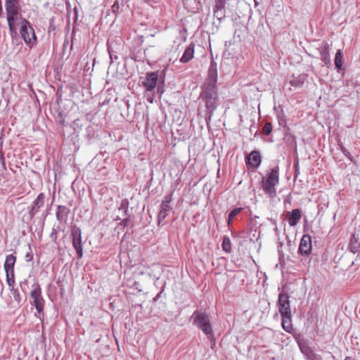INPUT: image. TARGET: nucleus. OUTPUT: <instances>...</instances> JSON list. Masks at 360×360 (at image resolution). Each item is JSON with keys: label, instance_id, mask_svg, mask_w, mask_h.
Returning <instances> with one entry per match:
<instances>
[{"label": "nucleus", "instance_id": "6e6552de", "mask_svg": "<svg viewBox=\"0 0 360 360\" xmlns=\"http://www.w3.org/2000/svg\"><path fill=\"white\" fill-rule=\"evenodd\" d=\"M158 79V74L156 72H147L144 80L142 82L143 86L148 91H152L157 86Z\"/></svg>", "mask_w": 360, "mask_h": 360}, {"label": "nucleus", "instance_id": "dca6fc26", "mask_svg": "<svg viewBox=\"0 0 360 360\" xmlns=\"http://www.w3.org/2000/svg\"><path fill=\"white\" fill-rule=\"evenodd\" d=\"M282 316V327L287 333H290L292 330V314L283 315Z\"/></svg>", "mask_w": 360, "mask_h": 360}, {"label": "nucleus", "instance_id": "c9c22d12", "mask_svg": "<svg viewBox=\"0 0 360 360\" xmlns=\"http://www.w3.org/2000/svg\"><path fill=\"white\" fill-rule=\"evenodd\" d=\"M139 274H141V275H143V272L141 271L139 273Z\"/></svg>", "mask_w": 360, "mask_h": 360}, {"label": "nucleus", "instance_id": "a211bd4d", "mask_svg": "<svg viewBox=\"0 0 360 360\" xmlns=\"http://www.w3.org/2000/svg\"><path fill=\"white\" fill-rule=\"evenodd\" d=\"M304 82V76L300 75L298 77L294 78L290 81L291 86L295 88H300L303 86Z\"/></svg>", "mask_w": 360, "mask_h": 360}, {"label": "nucleus", "instance_id": "f8f14e48", "mask_svg": "<svg viewBox=\"0 0 360 360\" xmlns=\"http://www.w3.org/2000/svg\"><path fill=\"white\" fill-rule=\"evenodd\" d=\"M329 47L330 45L327 42L324 41L319 48L321 60L325 63V65L327 67L331 65L330 56L329 53Z\"/></svg>", "mask_w": 360, "mask_h": 360}, {"label": "nucleus", "instance_id": "39448f33", "mask_svg": "<svg viewBox=\"0 0 360 360\" xmlns=\"http://www.w3.org/2000/svg\"><path fill=\"white\" fill-rule=\"evenodd\" d=\"M289 295L286 293H280L278 300V311L281 316L292 314Z\"/></svg>", "mask_w": 360, "mask_h": 360}, {"label": "nucleus", "instance_id": "9b49d317", "mask_svg": "<svg viewBox=\"0 0 360 360\" xmlns=\"http://www.w3.org/2000/svg\"><path fill=\"white\" fill-rule=\"evenodd\" d=\"M299 251L302 255H308L311 251V238L309 235H304L301 239Z\"/></svg>", "mask_w": 360, "mask_h": 360}, {"label": "nucleus", "instance_id": "bb28decb", "mask_svg": "<svg viewBox=\"0 0 360 360\" xmlns=\"http://www.w3.org/2000/svg\"><path fill=\"white\" fill-rule=\"evenodd\" d=\"M45 195L44 193H40L37 198L34 201V202H41L44 200Z\"/></svg>", "mask_w": 360, "mask_h": 360}, {"label": "nucleus", "instance_id": "6ab92c4d", "mask_svg": "<svg viewBox=\"0 0 360 360\" xmlns=\"http://www.w3.org/2000/svg\"><path fill=\"white\" fill-rule=\"evenodd\" d=\"M17 20L18 18H7L8 25L11 36H13V34H17L15 27V23Z\"/></svg>", "mask_w": 360, "mask_h": 360}, {"label": "nucleus", "instance_id": "f03ea898", "mask_svg": "<svg viewBox=\"0 0 360 360\" xmlns=\"http://www.w3.org/2000/svg\"><path fill=\"white\" fill-rule=\"evenodd\" d=\"M279 182V167L275 165L266 171V176L262 179V188L266 194L269 197H273L276 195L275 186Z\"/></svg>", "mask_w": 360, "mask_h": 360}, {"label": "nucleus", "instance_id": "20e7f679", "mask_svg": "<svg viewBox=\"0 0 360 360\" xmlns=\"http://www.w3.org/2000/svg\"><path fill=\"white\" fill-rule=\"evenodd\" d=\"M20 34L26 44H31L36 41V36L33 27L30 22L24 19L20 27Z\"/></svg>", "mask_w": 360, "mask_h": 360}, {"label": "nucleus", "instance_id": "423d86ee", "mask_svg": "<svg viewBox=\"0 0 360 360\" xmlns=\"http://www.w3.org/2000/svg\"><path fill=\"white\" fill-rule=\"evenodd\" d=\"M31 298L32 304L34 305L38 313H41L44 309V300L41 297V290L39 285L34 287L31 291Z\"/></svg>", "mask_w": 360, "mask_h": 360}, {"label": "nucleus", "instance_id": "79ce46f5", "mask_svg": "<svg viewBox=\"0 0 360 360\" xmlns=\"http://www.w3.org/2000/svg\"><path fill=\"white\" fill-rule=\"evenodd\" d=\"M63 121H64L63 120H60V122L63 123Z\"/></svg>", "mask_w": 360, "mask_h": 360}, {"label": "nucleus", "instance_id": "c756f323", "mask_svg": "<svg viewBox=\"0 0 360 360\" xmlns=\"http://www.w3.org/2000/svg\"><path fill=\"white\" fill-rule=\"evenodd\" d=\"M118 8H119V6L117 3H115L112 6V11L115 13L117 11V10H118Z\"/></svg>", "mask_w": 360, "mask_h": 360}, {"label": "nucleus", "instance_id": "2eb2a0df", "mask_svg": "<svg viewBox=\"0 0 360 360\" xmlns=\"http://www.w3.org/2000/svg\"><path fill=\"white\" fill-rule=\"evenodd\" d=\"M15 260L16 257L13 255H9L6 257L4 265V268L6 272H9V274H12V271H14Z\"/></svg>", "mask_w": 360, "mask_h": 360}, {"label": "nucleus", "instance_id": "cd10ccee", "mask_svg": "<svg viewBox=\"0 0 360 360\" xmlns=\"http://www.w3.org/2000/svg\"><path fill=\"white\" fill-rule=\"evenodd\" d=\"M341 150L345 156L349 157L350 153L345 147L341 146Z\"/></svg>", "mask_w": 360, "mask_h": 360}, {"label": "nucleus", "instance_id": "473e14b6", "mask_svg": "<svg viewBox=\"0 0 360 360\" xmlns=\"http://www.w3.org/2000/svg\"><path fill=\"white\" fill-rule=\"evenodd\" d=\"M148 101H149L150 103H153V98H147Z\"/></svg>", "mask_w": 360, "mask_h": 360}, {"label": "nucleus", "instance_id": "4be33fe9", "mask_svg": "<svg viewBox=\"0 0 360 360\" xmlns=\"http://www.w3.org/2000/svg\"><path fill=\"white\" fill-rule=\"evenodd\" d=\"M222 249L226 252H230L231 251V243L228 236H224L223 238Z\"/></svg>", "mask_w": 360, "mask_h": 360}, {"label": "nucleus", "instance_id": "412c9836", "mask_svg": "<svg viewBox=\"0 0 360 360\" xmlns=\"http://www.w3.org/2000/svg\"><path fill=\"white\" fill-rule=\"evenodd\" d=\"M335 65L338 70H341L342 68V53L340 50H338L335 54Z\"/></svg>", "mask_w": 360, "mask_h": 360}, {"label": "nucleus", "instance_id": "0eeeda50", "mask_svg": "<svg viewBox=\"0 0 360 360\" xmlns=\"http://www.w3.org/2000/svg\"><path fill=\"white\" fill-rule=\"evenodd\" d=\"M5 8L7 18H18L20 11L18 0H6Z\"/></svg>", "mask_w": 360, "mask_h": 360}, {"label": "nucleus", "instance_id": "7ed1b4c3", "mask_svg": "<svg viewBox=\"0 0 360 360\" xmlns=\"http://www.w3.org/2000/svg\"><path fill=\"white\" fill-rule=\"evenodd\" d=\"M193 324L196 325L207 335L212 333L210 316L200 311H195L193 314Z\"/></svg>", "mask_w": 360, "mask_h": 360}, {"label": "nucleus", "instance_id": "f257e3e1", "mask_svg": "<svg viewBox=\"0 0 360 360\" xmlns=\"http://www.w3.org/2000/svg\"><path fill=\"white\" fill-rule=\"evenodd\" d=\"M218 79L217 65L214 61H212L207 72V77L201 86L200 98L205 103L206 107L207 116L205 120L207 122L212 120L214 111L219 106V98L217 90V82Z\"/></svg>", "mask_w": 360, "mask_h": 360}, {"label": "nucleus", "instance_id": "b1692460", "mask_svg": "<svg viewBox=\"0 0 360 360\" xmlns=\"http://www.w3.org/2000/svg\"><path fill=\"white\" fill-rule=\"evenodd\" d=\"M240 211L241 208L233 209L229 215L228 223L230 224L231 221L234 219V218L240 213Z\"/></svg>", "mask_w": 360, "mask_h": 360}, {"label": "nucleus", "instance_id": "ea45409f", "mask_svg": "<svg viewBox=\"0 0 360 360\" xmlns=\"http://www.w3.org/2000/svg\"><path fill=\"white\" fill-rule=\"evenodd\" d=\"M51 29L54 30V27H49V30H51Z\"/></svg>", "mask_w": 360, "mask_h": 360}, {"label": "nucleus", "instance_id": "2f4dec72", "mask_svg": "<svg viewBox=\"0 0 360 360\" xmlns=\"http://www.w3.org/2000/svg\"><path fill=\"white\" fill-rule=\"evenodd\" d=\"M157 91H158V94H162L164 91L160 88V86H158Z\"/></svg>", "mask_w": 360, "mask_h": 360}, {"label": "nucleus", "instance_id": "a878e982", "mask_svg": "<svg viewBox=\"0 0 360 360\" xmlns=\"http://www.w3.org/2000/svg\"><path fill=\"white\" fill-rule=\"evenodd\" d=\"M226 0H216L215 7L225 8Z\"/></svg>", "mask_w": 360, "mask_h": 360}, {"label": "nucleus", "instance_id": "5701e85b", "mask_svg": "<svg viewBox=\"0 0 360 360\" xmlns=\"http://www.w3.org/2000/svg\"><path fill=\"white\" fill-rule=\"evenodd\" d=\"M6 283L9 287H13L15 285V276L14 271H12V274L9 272H6Z\"/></svg>", "mask_w": 360, "mask_h": 360}, {"label": "nucleus", "instance_id": "72a5a7b5", "mask_svg": "<svg viewBox=\"0 0 360 360\" xmlns=\"http://www.w3.org/2000/svg\"><path fill=\"white\" fill-rule=\"evenodd\" d=\"M345 360H352L351 357L347 356Z\"/></svg>", "mask_w": 360, "mask_h": 360}, {"label": "nucleus", "instance_id": "4468645a", "mask_svg": "<svg viewBox=\"0 0 360 360\" xmlns=\"http://www.w3.org/2000/svg\"><path fill=\"white\" fill-rule=\"evenodd\" d=\"M194 49L195 44L194 43L191 42L184 51L183 56L180 58V62L183 63H186L189 62L193 58Z\"/></svg>", "mask_w": 360, "mask_h": 360}, {"label": "nucleus", "instance_id": "a19ab883", "mask_svg": "<svg viewBox=\"0 0 360 360\" xmlns=\"http://www.w3.org/2000/svg\"><path fill=\"white\" fill-rule=\"evenodd\" d=\"M51 29L54 30V27H49V30H51Z\"/></svg>", "mask_w": 360, "mask_h": 360}, {"label": "nucleus", "instance_id": "58836bf2", "mask_svg": "<svg viewBox=\"0 0 360 360\" xmlns=\"http://www.w3.org/2000/svg\"><path fill=\"white\" fill-rule=\"evenodd\" d=\"M51 29L54 30V27H49V30H51Z\"/></svg>", "mask_w": 360, "mask_h": 360}, {"label": "nucleus", "instance_id": "f3484780", "mask_svg": "<svg viewBox=\"0 0 360 360\" xmlns=\"http://www.w3.org/2000/svg\"><path fill=\"white\" fill-rule=\"evenodd\" d=\"M171 208L169 207V204H162L161 205V210L158 214V220L159 222L160 221L164 220L166 217L167 216L168 213L169 212Z\"/></svg>", "mask_w": 360, "mask_h": 360}, {"label": "nucleus", "instance_id": "f704fd0d", "mask_svg": "<svg viewBox=\"0 0 360 360\" xmlns=\"http://www.w3.org/2000/svg\"><path fill=\"white\" fill-rule=\"evenodd\" d=\"M58 115H59V117L62 119V113H61V112H59V113H58Z\"/></svg>", "mask_w": 360, "mask_h": 360}, {"label": "nucleus", "instance_id": "1a4fd4ad", "mask_svg": "<svg viewBox=\"0 0 360 360\" xmlns=\"http://www.w3.org/2000/svg\"><path fill=\"white\" fill-rule=\"evenodd\" d=\"M261 155L259 151L253 150L245 157V163L248 167L257 169L261 164Z\"/></svg>", "mask_w": 360, "mask_h": 360}, {"label": "nucleus", "instance_id": "393cba45", "mask_svg": "<svg viewBox=\"0 0 360 360\" xmlns=\"http://www.w3.org/2000/svg\"><path fill=\"white\" fill-rule=\"evenodd\" d=\"M272 131V124L270 122H266L262 129V132L266 134L269 135L271 134Z\"/></svg>", "mask_w": 360, "mask_h": 360}, {"label": "nucleus", "instance_id": "9d476101", "mask_svg": "<svg viewBox=\"0 0 360 360\" xmlns=\"http://www.w3.org/2000/svg\"><path fill=\"white\" fill-rule=\"evenodd\" d=\"M72 245L77 251L78 258H82L83 256L82 236L79 229H75L72 231Z\"/></svg>", "mask_w": 360, "mask_h": 360}, {"label": "nucleus", "instance_id": "4c0bfd02", "mask_svg": "<svg viewBox=\"0 0 360 360\" xmlns=\"http://www.w3.org/2000/svg\"><path fill=\"white\" fill-rule=\"evenodd\" d=\"M122 222H123V224H126V222H127V220H123V221H122Z\"/></svg>", "mask_w": 360, "mask_h": 360}, {"label": "nucleus", "instance_id": "ddd939ff", "mask_svg": "<svg viewBox=\"0 0 360 360\" xmlns=\"http://www.w3.org/2000/svg\"><path fill=\"white\" fill-rule=\"evenodd\" d=\"M285 217L288 221L290 226H295L298 221L301 219V212L298 209H294L292 212H288Z\"/></svg>", "mask_w": 360, "mask_h": 360}, {"label": "nucleus", "instance_id": "7c9ffc66", "mask_svg": "<svg viewBox=\"0 0 360 360\" xmlns=\"http://www.w3.org/2000/svg\"><path fill=\"white\" fill-rule=\"evenodd\" d=\"M109 51V54H110V60H111V63H112L113 58L117 59V56H113L110 51Z\"/></svg>", "mask_w": 360, "mask_h": 360}, {"label": "nucleus", "instance_id": "e433bc0d", "mask_svg": "<svg viewBox=\"0 0 360 360\" xmlns=\"http://www.w3.org/2000/svg\"><path fill=\"white\" fill-rule=\"evenodd\" d=\"M162 202L165 203V202H169L167 200H163Z\"/></svg>", "mask_w": 360, "mask_h": 360}, {"label": "nucleus", "instance_id": "aec40b11", "mask_svg": "<svg viewBox=\"0 0 360 360\" xmlns=\"http://www.w3.org/2000/svg\"><path fill=\"white\" fill-rule=\"evenodd\" d=\"M214 16L217 18L219 20H221L225 18V8L222 7H215L214 9Z\"/></svg>", "mask_w": 360, "mask_h": 360}, {"label": "nucleus", "instance_id": "c85d7f7f", "mask_svg": "<svg viewBox=\"0 0 360 360\" xmlns=\"http://www.w3.org/2000/svg\"><path fill=\"white\" fill-rule=\"evenodd\" d=\"M34 210H35V207H33L32 208V210H30V214H29V216L27 217L28 219H32V217H34Z\"/></svg>", "mask_w": 360, "mask_h": 360}]
</instances>
